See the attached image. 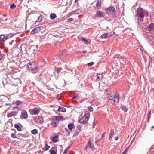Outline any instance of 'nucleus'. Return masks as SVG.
<instances>
[{"mask_svg":"<svg viewBox=\"0 0 154 154\" xmlns=\"http://www.w3.org/2000/svg\"><path fill=\"white\" fill-rule=\"evenodd\" d=\"M136 17L137 19L138 26L140 28H143L145 29L146 32L153 31L154 29V24L151 23L148 26H146L147 23H144V17H146L149 15L148 12L142 8H140L136 12Z\"/></svg>","mask_w":154,"mask_h":154,"instance_id":"1","label":"nucleus"},{"mask_svg":"<svg viewBox=\"0 0 154 154\" xmlns=\"http://www.w3.org/2000/svg\"><path fill=\"white\" fill-rule=\"evenodd\" d=\"M38 66L35 64L34 63L29 62L28 63L27 67L31 71L32 73H36L37 71L35 69L37 68Z\"/></svg>","mask_w":154,"mask_h":154,"instance_id":"2","label":"nucleus"},{"mask_svg":"<svg viewBox=\"0 0 154 154\" xmlns=\"http://www.w3.org/2000/svg\"><path fill=\"white\" fill-rule=\"evenodd\" d=\"M108 98L110 100H113L114 103L116 104L119 102V94L118 93L116 94L114 96L111 94H109L108 96Z\"/></svg>","mask_w":154,"mask_h":154,"instance_id":"3","label":"nucleus"},{"mask_svg":"<svg viewBox=\"0 0 154 154\" xmlns=\"http://www.w3.org/2000/svg\"><path fill=\"white\" fill-rule=\"evenodd\" d=\"M105 10L107 14H116V11L114 7H110L106 8Z\"/></svg>","mask_w":154,"mask_h":154,"instance_id":"4","label":"nucleus"},{"mask_svg":"<svg viewBox=\"0 0 154 154\" xmlns=\"http://www.w3.org/2000/svg\"><path fill=\"white\" fill-rule=\"evenodd\" d=\"M43 27L42 26H38L34 28L31 32V33L34 34L39 32L41 30H43Z\"/></svg>","mask_w":154,"mask_h":154,"instance_id":"5","label":"nucleus"},{"mask_svg":"<svg viewBox=\"0 0 154 154\" xmlns=\"http://www.w3.org/2000/svg\"><path fill=\"white\" fill-rule=\"evenodd\" d=\"M89 119V117L86 116L85 115L82 118L79 120V121L82 124H85L87 122Z\"/></svg>","mask_w":154,"mask_h":154,"instance_id":"6","label":"nucleus"},{"mask_svg":"<svg viewBox=\"0 0 154 154\" xmlns=\"http://www.w3.org/2000/svg\"><path fill=\"white\" fill-rule=\"evenodd\" d=\"M12 36L9 35L8 36H5L4 35H0V42H4L8 38L11 37Z\"/></svg>","mask_w":154,"mask_h":154,"instance_id":"7","label":"nucleus"},{"mask_svg":"<svg viewBox=\"0 0 154 154\" xmlns=\"http://www.w3.org/2000/svg\"><path fill=\"white\" fill-rule=\"evenodd\" d=\"M20 117L22 119H26L28 117L27 112L25 110H23L21 112Z\"/></svg>","mask_w":154,"mask_h":154,"instance_id":"8","label":"nucleus"},{"mask_svg":"<svg viewBox=\"0 0 154 154\" xmlns=\"http://www.w3.org/2000/svg\"><path fill=\"white\" fill-rule=\"evenodd\" d=\"M18 112L16 111H13L11 112H9L7 113V117L8 118H10L12 116H16L17 115Z\"/></svg>","mask_w":154,"mask_h":154,"instance_id":"9","label":"nucleus"},{"mask_svg":"<svg viewBox=\"0 0 154 154\" xmlns=\"http://www.w3.org/2000/svg\"><path fill=\"white\" fill-rule=\"evenodd\" d=\"M105 14L103 12H101L100 11H97L96 12V15L99 17H103L105 16Z\"/></svg>","mask_w":154,"mask_h":154,"instance_id":"10","label":"nucleus"},{"mask_svg":"<svg viewBox=\"0 0 154 154\" xmlns=\"http://www.w3.org/2000/svg\"><path fill=\"white\" fill-rule=\"evenodd\" d=\"M30 113L32 115H36L38 113L39 111L38 109L35 108L31 110Z\"/></svg>","mask_w":154,"mask_h":154,"instance_id":"11","label":"nucleus"},{"mask_svg":"<svg viewBox=\"0 0 154 154\" xmlns=\"http://www.w3.org/2000/svg\"><path fill=\"white\" fill-rule=\"evenodd\" d=\"M114 131L113 129H111L110 131V133L109 134V140L111 141L112 139V137L114 135Z\"/></svg>","mask_w":154,"mask_h":154,"instance_id":"12","label":"nucleus"},{"mask_svg":"<svg viewBox=\"0 0 154 154\" xmlns=\"http://www.w3.org/2000/svg\"><path fill=\"white\" fill-rule=\"evenodd\" d=\"M109 33H105L100 36V38L102 39L106 38L108 37H109Z\"/></svg>","mask_w":154,"mask_h":154,"instance_id":"13","label":"nucleus"},{"mask_svg":"<svg viewBox=\"0 0 154 154\" xmlns=\"http://www.w3.org/2000/svg\"><path fill=\"white\" fill-rule=\"evenodd\" d=\"M58 111V112H65L66 111V109L64 107L59 106Z\"/></svg>","mask_w":154,"mask_h":154,"instance_id":"14","label":"nucleus"},{"mask_svg":"<svg viewBox=\"0 0 154 154\" xmlns=\"http://www.w3.org/2000/svg\"><path fill=\"white\" fill-rule=\"evenodd\" d=\"M93 146H92V143L90 142V141H89L88 142V143L87 144L85 149H86L88 147L90 148H92Z\"/></svg>","mask_w":154,"mask_h":154,"instance_id":"15","label":"nucleus"},{"mask_svg":"<svg viewBox=\"0 0 154 154\" xmlns=\"http://www.w3.org/2000/svg\"><path fill=\"white\" fill-rule=\"evenodd\" d=\"M80 12V11L79 9L76 10L75 11H72L71 12L72 14H78Z\"/></svg>","mask_w":154,"mask_h":154,"instance_id":"16","label":"nucleus"},{"mask_svg":"<svg viewBox=\"0 0 154 154\" xmlns=\"http://www.w3.org/2000/svg\"><path fill=\"white\" fill-rule=\"evenodd\" d=\"M58 136L57 135H55L53 138L52 140L54 142H56L58 141Z\"/></svg>","mask_w":154,"mask_h":154,"instance_id":"17","label":"nucleus"},{"mask_svg":"<svg viewBox=\"0 0 154 154\" xmlns=\"http://www.w3.org/2000/svg\"><path fill=\"white\" fill-rule=\"evenodd\" d=\"M58 124L57 122H56L55 120L51 122L52 125L54 127L57 126Z\"/></svg>","mask_w":154,"mask_h":154,"instance_id":"18","label":"nucleus"},{"mask_svg":"<svg viewBox=\"0 0 154 154\" xmlns=\"http://www.w3.org/2000/svg\"><path fill=\"white\" fill-rule=\"evenodd\" d=\"M57 17V16L55 13H52L50 15V19L51 20H53Z\"/></svg>","mask_w":154,"mask_h":154,"instance_id":"19","label":"nucleus"},{"mask_svg":"<svg viewBox=\"0 0 154 154\" xmlns=\"http://www.w3.org/2000/svg\"><path fill=\"white\" fill-rule=\"evenodd\" d=\"M122 109L125 112H126L128 110V108L125 106L122 105L121 106Z\"/></svg>","mask_w":154,"mask_h":154,"instance_id":"20","label":"nucleus"},{"mask_svg":"<svg viewBox=\"0 0 154 154\" xmlns=\"http://www.w3.org/2000/svg\"><path fill=\"white\" fill-rule=\"evenodd\" d=\"M14 127L16 128L19 131H20L21 130V128L18 124H16L14 125Z\"/></svg>","mask_w":154,"mask_h":154,"instance_id":"21","label":"nucleus"},{"mask_svg":"<svg viewBox=\"0 0 154 154\" xmlns=\"http://www.w3.org/2000/svg\"><path fill=\"white\" fill-rule=\"evenodd\" d=\"M101 4V0H99L97 1V5H96V7L97 8V9H98L99 7H100Z\"/></svg>","mask_w":154,"mask_h":154,"instance_id":"22","label":"nucleus"},{"mask_svg":"<svg viewBox=\"0 0 154 154\" xmlns=\"http://www.w3.org/2000/svg\"><path fill=\"white\" fill-rule=\"evenodd\" d=\"M82 40L84 42V43L85 44L88 45V41L86 40L85 38L82 37Z\"/></svg>","mask_w":154,"mask_h":154,"instance_id":"23","label":"nucleus"},{"mask_svg":"<svg viewBox=\"0 0 154 154\" xmlns=\"http://www.w3.org/2000/svg\"><path fill=\"white\" fill-rule=\"evenodd\" d=\"M63 117L62 116L56 117V119L58 121L63 120Z\"/></svg>","mask_w":154,"mask_h":154,"instance_id":"24","label":"nucleus"},{"mask_svg":"<svg viewBox=\"0 0 154 154\" xmlns=\"http://www.w3.org/2000/svg\"><path fill=\"white\" fill-rule=\"evenodd\" d=\"M74 125L72 124H69L68 125V128L70 130H72L73 128Z\"/></svg>","mask_w":154,"mask_h":154,"instance_id":"25","label":"nucleus"},{"mask_svg":"<svg viewBox=\"0 0 154 154\" xmlns=\"http://www.w3.org/2000/svg\"><path fill=\"white\" fill-rule=\"evenodd\" d=\"M97 78L99 80L102 79L103 77V75H102V74H97Z\"/></svg>","mask_w":154,"mask_h":154,"instance_id":"26","label":"nucleus"},{"mask_svg":"<svg viewBox=\"0 0 154 154\" xmlns=\"http://www.w3.org/2000/svg\"><path fill=\"white\" fill-rule=\"evenodd\" d=\"M13 104H15L18 105L22 103V102H20L19 100H17L16 101L13 102Z\"/></svg>","mask_w":154,"mask_h":154,"instance_id":"27","label":"nucleus"},{"mask_svg":"<svg viewBox=\"0 0 154 154\" xmlns=\"http://www.w3.org/2000/svg\"><path fill=\"white\" fill-rule=\"evenodd\" d=\"M31 133L33 134H35L37 133V130L36 129H34L31 131Z\"/></svg>","mask_w":154,"mask_h":154,"instance_id":"28","label":"nucleus"},{"mask_svg":"<svg viewBox=\"0 0 154 154\" xmlns=\"http://www.w3.org/2000/svg\"><path fill=\"white\" fill-rule=\"evenodd\" d=\"M53 148H52L50 150V152L51 153V154H56V153L55 152V151L52 150V149H53Z\"/></svg>","mask_w":154,"mask_h":154,"instance_id":"29","label":"nucleus"},{"mask_svg":"<svg viewBox=\"0 0 154 154\" xmlns=\"http://www.w3.org/2000/svg\"><path fill=\"white\" fill-rule=\"evenodd\" d=\"M62 69V68L61 67L59 68V67H55V70L57 72H59V71L61 70Z\"/></svg>","mask_w":154,"mask_h":154,"instance_id":"30","label":"nucleus"},{"mask_svg":"<svg viewBox=\"0 0 154 154\" xmlns=\"http://www.w3.org/2000/svg\"><path fill=\"white\" fill-rule=\"evenodd\" d=\"M16 7V6L14 4H12L11 5H10V8L11 9H14V8Z\"/></svg>","mask_w":154,"mask_h":154,"instance_id":"31","label":"nucleus"},{"mask_svg":"<svg viewBox=\"0 0 154 154\" xmlns=\"http://www.w3.org/2000/svg\"><path fill=\"white\" fill-rule=\"evenodd\" d=\"M11 137L12 138H17V137L15 136V134L12 133L11 134Z\"/></svg>","mask_w":154,"mask_h":154,"instance_id":"32","label":"nucleus"},{"mask_svg":"<svg viewBox=\"0 0 154 154\" xmlns=\"http://www.w3.org/2000/svg\"><path fill=\"white\" fill-rule=\"evenodd\" d=\"M88 110L92 112H93V108L91 106H89L88 107Z\"/></svg>","mask_w":154,"mask_h":154,"instance_id":"33","label":"nucleus"},{"mask_svg":"<svg viewBox=\"0 0 154 154\" xmlns=\"http://www.w3.org/2000/svg\"><path fill=\"white\" fill-rule=\"evenodd\" d=\"M66 52V51L65 50H63L62 51V52H60V55H63V54H65Z\"/></svg>","mask_w":154,"mask_h":154,"instance_id":"34","label":"nucleus"},{"mask_svg":"<svg viewBox=\"0 0 154 154\" xmlns=\"http://www.w3.org/2000/svg\"><path fill=\"white\" fill-rule=\"evenodd\" d=\"M42 16H40L38 18V20H37V21H38V22H41L42 20Z\"/></svg>","mask_w":154,"mask_h":154,"instance_id":"35","label":"nucleus"},{"mask_svg":"<svg viewBox=\"0 0 154 154\" xmlns=\"http://www.w3.org/2000/svg\"><path fill=\"white\" fill-rule=\"evenodd\" d=\"M81 125H78L77 126L78 129L80 131L81 130Z\"/></svg>","mask_w":154,"mask_h":154,"instance_id":"36","label":"nucleus"},{"mask_svg":"<svg viewBox=\"0 0 154 154\" xmlns=\"http://www.w3.org/2000/svg\"><path fill=\"white\" fill-rule=\"evenodd\" d=\"M94 62H90L89 63H88V65L89 66H91L93 65L94 64Z\"/></svg>","mask_w":154,"mask_h":154,"instance_id":"37","label":"nucleus"},{"mask_svg":"<svg viewBox=\"0 0 154 154\" xmlns=\"http://www.w3.org/2000/svg\"><path fill=\"white\" fill-rule=\"evenodd\" d=\"M46 150H47L50 147V146L48 145L47 144L45 145Z\"/></svg>","mask_w":154,"mask_h":154,"instance_id":"38","label":"nucleus"},{"mask_svg":"<svg viewBox=\"0 0 154 154\" xmlns=\"http://www.w3.org/2000/svg\"><path fill=\"white\" fill-rule=\"evenodd\" d=\"M115 33V32H113L112 34H109V37L112 36L113 35H114Z\"/></svg>","mask_w":154,"mask_h":154,"instance_id":"39","label":"nucleus"},{"mask_svg":"<svg viewBox=\"0 0 154 154\" xmlns=\"http://www.w3.org/2000/svg\"><path fill=\"white\" fill-rule=\"evenodd\" d=\"M73 20V19L72 18H69L67 20L68 22H70L72 21Z\"/></svg>","mask_w":154,"mask_h":154,"instance_id":"40","label":"nucleus"},{"mask_svg":"<svg viewBox=\"0 0 154 154\" xmlns=\"http://www.w3.org/2000/svg\"><path fill=\"white\" fill-rule=\"evenodd\" d=\"M69 148H70V147L69 146L67 148H66V149L64 150V152L66 151V153H67V151L69 150Z\"/></svg>","mask_w":154,"mask_h":154,"instance_id":"41","label":"nucleus"},{"mask_svg":"<svg viewBox=\"0 0 154 154\" xmlns=\"http://www.w3.org/2000/svg\"><path fill=\"white\" fill-rule=\"evenodd\" d=\"M151 112V111H150L149 112V113H148V120L149 119V118H150Z\"/></svg>","mask_w":154,"mask_h":154,"instance_id":"42","label":"nucleus"},{"mask_svg":"<svg viewBox=\"0 0 154 154\" xmlns=\"http://www.w3.org/2000/svg\"><path fill=\"white\" fill-rule=\"evenodd\" d=\"M127 150L128 149H126L124 151V152H123V153H122V154H126V152L127 151Z\"/></svg>","mask_w":154,"mask_h":154,"instance_id":"43","label":"nucleus"},{"mask_svg":"<svg viewBox=\"0 0 154 154\" xmlns=\"http://www.w3.org/2000/svg\"><path fill=\"white\" fill-rule=\"evenodd\" d=\"M38 119H39V121H40L39 122L42 123V121L41 120L42 119V118L40 117L38 118Z\"/></svg>","mask_w":154,"mask_h":154,"instance_id":"44","label":"nucleus"},{"mask_svg":"<svg viewBox=\"0 0 154 154\" xmlns=\"http://www.w3.org/2000/svg\"><path fill=\"white\" fill-rule=\"evenodd\" d=\"M77 97V96L76 95H74L73 97L72 98L74 99H75Z\"/></svg>","mask_w":154,"mask_h":154,"instance_id":"45","label":"nucleus"},{"mask_svg":"<svg viewBox=\"0 0 154 154\" xmlns=\"http://www.w3.org/2000/svg\"><path fill=\"white\" fill-rule=\"evenodd\" d=\"M5 106L9 105L10 106H11V105L10 103H6L5 104Z\"/></svg>","mask_w":154,"mask_h":154,"instance_id":"46","label":"nucleus"},{"mask_svg":"<svg viewBox=\"0 0 154 154\" xmlns=\"http://www.w3.org/2000/svg\"><path fill=\"white\" fill-rule=\"evenodd\" d=\"M96 124V122L94 121L93 122V125L94 126Z\"/></svg>","mask_w":154,"mask_h":154,"instance_id":"47","label":"nucleus"},{"mask_svg":"<svg viewBox=\"0 0 154 154\" xmlns=\"http://www.w3.org/2000/svg\"><path fill=\"white\" fill-rule=\"evenodd\" d=\"M119 138V137L118 136H116L115 138V140H117Z\"/></svg>","mask_w":154,"mask_h":154,"instance_id":"48","label":"nucleus"},{"mask_svg":"<svg viewBox=\"0 0 154 154\" xmlns=\"http://www.w3.org/2000/svg\"><path fill=\"white\" fill-rule=\"evenodd\" d=\"M104 134H105L104 133L102 134V136H101V138H102L103 137Z\"/></svg>","mask_w":154,"mask_h":154,"instance_id":"49","label":"nucleus"},{"mask_svg":"<svg viewBox=\"0 0 154 154\" xmlns=\"http://www.w3.org/2000/svg\"><path fill=\"white\" fill-rule=\"evenodd\" d=\"M82 52H83V53H86V52H87V51H82Z\"/></svg>","mask_w":154,"mask_h":154,"instance_id":"50","label":"nucleus"},{"mask_svg":"<svg viewBox=\"0 0 154 154\" xmlns=\"http://www.w3.org/2000/svg\"><path fill=\"white\" fill-rule=\"evenodd\" d=\"M17 107H13V108H12V109H16L17 108Z\"/></svg>","mask_w":154,"mask_h":154,"instance_id":"51","label":"nucleus"},{"mask_svg":"<svg viewBox=\"0 0 154 154\" xmlns=\"http://www.w3.org/2000/svg\"><path fill=\"white\" fill-rule=\"evenodd\" d=\"M65 129L66 131H67L68 130V129L67 128H65Z\"/></svg>","mask_w":154,"mask_h":154,"instance_id":"52","label":"nucleus"},{"mask_svg":"<svg viewBox=\"0 0 154 154\" xmlns=\"http://www.w3.org/2000/svg\"><path fill=\"white\" fill-rule=\"evenodd\" d=\"M2 97L6 98L7 97H5V96H2Z\"/></svg>","mask_w":154,"mask_h":154,"instance_id":"53","label":"nucleus"},{"mask_svg":"<svg viewBox=\"0 0 154 154\" xmlns=\"http://www.w3.org/2000/svg\"><path fill=\"white\" fill-rule=\"evenodd\" d=\"M67 154V153H66V151L65 152H64L63 154Z\"/></svg>","mask_w":154,"mask_h":154,"instance_id":"54","label":"nucleus"},{"mask_svg":"<svg viewBox=\"0 0 154 154\" xmlns=\"http://www.w3.org/2000/svg\"><path fill=\"white\" fill-rule=\"evenodd\" d=\"M69 134H70V132H68V135H69Z\"/></svg>","mask_w":154,"mask_h":154,"instance_id":"55","label":"nucleus"},{"mask_svg":"<svg viewBox=\"0 0 154 154\" xmlns=\"http://www.w3.org/2000/svg\"><path fill=\"white\" fill-rule=\"evenodd\" d=\"M140 50L142 52V53H143V51H142V49L141 48H140Z\"/></svg>","mask_w":154,"mask_h":154,"instance_id":"56","label":"nucleus"},{"mask_svg":"<svg viewBox=\"0 0 154 154\" xmlns=\"http://www.w3.org/2000/svg\"><path fill=\"white\" fill-rule=\"evenodd\" d=\"M154 128V126H152V128Z\"/></svg>","mask_w":154,"mask_h":154,"instance_id":"57","label":"nucleus"},{"mask_svg":"<svg viewBox=\"0 0 154 154\" xmlns=\"http://www.w3.org/2000/svg\"><path fill=\"white\" fill-rule=\"evenodd\" d=\"M77 1V0H75V2H76Z\"/></svg>","mask_w":154,"mask_h":154,"instance_id":"58","label":"nucleus"},{"mask_svg":"<svg viewBox=\"0 0 154 154\" xmlns=\"http://www.w3.org/2000/svg\"><path fill=\"white\" fill-rule=\"evenodd\" d=\"M44 60H44V59H43L42 60V61H44Z\"/></svg>","mask_w":154,"mask_h":154,"instance_id":"59","label":"nucleus"},{"mask_svg":"<svg viewBox=\"0 0 154 154\" xmlns=\"http://www.w3.org/2000/svg\"><path fill=\"white\" fill-rule=\"evenodd\" d=\"M153 2L154 3V0H153Z\"/></svg>","mask_w":154,"mask_h":154,"instance_id":"60","label":"nucleus"},{"mask_svg":"<svg viewBox=\"0 0 154 154\" xmlns=\"http://www.w3.org/2000/svg\"><path fill=\"white\" fill-rule=\"evenodd\" d=\"M144 37H146V38H147V37H146V36H144Z\"/></svg>","mask_w":154,"mask_h":154,"instance_id":"61","label":"nucleus"},{"mask_svg":"<svg viewBox=\"0 0 154 154\" xmlns=\"http://www.w3.org/2000/svg\"><path fill=\"white\" fill-rule=\"evenodd\" d=\"M144 37H146V38H147V37H146V36H144Z\"/></svg>","mask_w":154,"mask_h":154,"instance_id":"62","label":"nucleus"},{"mask_svg":"<svg viewBox=\"0 0 154 154\" xmlns=\"http://www.w3.org/2000/svg\"><path fill=\"white\" fill-rule=\"evenodd\" d=\"M144 37H146V38H147V37H146V36H144Z\"/></svg>","mask_w":154,"mask_h":154,"instance_id":"63","label":"nucleus"},{"mask_svg":"<svg viewBox=\"0 0 154 154\" xmlns=\"http://www.w3.org/2000/svg\"><path fill=\"white\" fill-rule=\"evenodd\" d=\"M97 142H96V143H97Z\"/></svg>","mask_w":154,"mask_h":154,"instance_id":"64","label":"nucleus"}]
</instances>
